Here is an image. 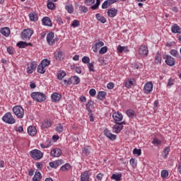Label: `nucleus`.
<instances>
[{
    "instance_id": "obj_1",
    "label": "nucleus",
    "mask_w": 181,
    "mask_h": 181,
    "mask_svg": "<svg viewBox=\"0 0 181 181\" xmlns=\"http://www.w3.org/2000/svg\"><path fill=\"white\" fill-rule=\"evenodd\" d=\"M30 95L31 98H33L34 101H37V103H43V101H46V94L42 92H33Z\"/></svg>"
},
{
    "instance_id": "obj_2",
    "label": "nucleus",
    "mask_w": 181,
    "mask_h": 181,
    "mask_svg": "<svg viewBox=\"0 0 181 181\" xmlns=\"http://www.w3.org/2000/svg\"><path fill=\"white\" fill-rule=\"evenodd\" d=\"M13 114L18 117V118H23L25 115V110L22 106H14L12 109Z\"/></svg>"
},
{
    "instance_id": "obj_3",
    "label": "nucleus",
    "mask_w": 181,
    "mask_h": 181,
    "mask_svg": "<svg viewBox=\"0 0 181 181\" xmlns=\"http://www.w3.org/2000/svg\"><path fill=\"white\" fill-rule=\"evenodd\" d=\"M30 156L35 160H39L40 159H42V158H43V153H42L40 150L34 149L30 151Z\"/></svg>"
},
{
    "instance_id": "obj_4",
    "label": "nucleus",
    "mask_w": 181,
    "mask_h": 181,
    "mask_svg": "<svg viewBox=\"0 0 181 181\" xmlns=\"http://www.w3.org/2000/svg\"><path fill=\"white\" fill-rule=\"evenodd\" d=\"M2 119L4 122H6V124H15L16 122V120L15 118H13V116L12 115V113L11 112H7L6 113L4 117H2Z\"/></svg>"
},
{
    "instance_id": "obj_5",
    "label": "nucleus",
    "mask_w": 181,
    "mask_h": 181,
    "mask_svg": "<svg viewBox=\"0 0 181 181\" xmlns=\"http://www.w3.org/2000/svg\"><path fill=\"white\" fill-rule=\"evenodd\" d=\"M33 35V30L30 28H28L24 30L21 33V39L23 40H30V37Z\"/></svg>"
},
{
    "instance_id": "obj_6",
    "label": "nucleus",
    "mask_w": 181,
    "mask_h": 181,
    "mask_svg": "<svg viewBox=\"0 0 181 181\" xmlns=\"http://www.w3.org/2000/svg\"><path fill=\"white\" fill-rule=\"evenodd\" d=\"M124 125H127V122L123 121L120 122V123H115V124L112 127V131L115 134H119L122 129H124Z\"/></svg>"
},
{
    "instance_id": "obj_7",
    "label": "nucleus",
    "mask_w": 181,
    "mask_h": 181,
    "mask_svg": "<svg viewBox=\"0 0 181 181\" xmlns=\"http://www.w3.org/2000/svg\"><path fill=\"white\" fill-rule=\"evenodd\" d=\"M148 52L149 51L148 50V47L141 45L139 49L138 53L141 57H146V56H148Z\"/></svg>"
},
{
    "instance_id": "obj_8",
    "label": "nucleus",
    "mask_w": 181,
    "mask_h": 181,
    "mask_svg": "<svg viewBox=\"0 0 181 181\" xmlns=\"http://www.w3.org/2000/svg\"><path fill=\"white\" fill-rule=\"evenodd\" d=\"M112 118L115 123H121V121L124 119V116L120 112H115L112 115Z\"/></svg>"
},
{
    "instance_id": "obj_9",
    "label": "nucleus",
    "mask_w": 181,
    "mask_h": 181,
    "mask_svg": "<svg viewBox=\"0 0 181 181\" xmlns=\"http://www.w3.org/2000/svg\"><path fill=\"white\" fill-rule=\"evenodd\" d=\"M153 90V83L152 82H147L144 85V91L146 94H149Z\"/></svg>"
},
{
    "instance_id": "obj_10",
    "label": "nucleus",
    "mask_w": 181,
    "mask_h": 181,
    "mask_svg": "<svg viewBox=\"0 0 181 181\" xmlns=\"http://www.w3.org/2000/svg\"><path fill=\"white\" fill-rule=\"evenodd\" d=\"M62 97H63V95H62V94H60L57 92H55L51 95V100H52V103H59V101H60V100H62Z\"/></svg>"
},
{
    "instance_id": "obj_11",
    "label": "nucleus",
    "mask_w": 181,
    "mask_h": 181,
    "mask_svg": "<svg viewBox=\"0 0 181 181\" xmlns=\"http://www.w3.org/2000/svg\"><path fill=\"white\" fill-rule=\"evenodd\" d=\"M53 37H54V33L53 32H51L47 35V42L50 46H53L56 42L55 40H53Z\"/></svg>"
},
{
    "instance_id": "obj_12",
    "label": "nucleus",
    "mask_w": 181,
    "mask_h": 181,
    "mask_svg": "<svg viewBox=\"0 0 181 181\" xmlns=\"http://www.w3.org/2000/svg\"><path fill=\"white\" fill-rule=\"evenodd\" d=\"M164 59H165V63L168 64V66H175V58H173L170 55H165L163 57Z\"/></svg>"
},
{
    "instance_id": "obj_13",
    "label": "nucleus",
    "mask_w": 181,
    "mask_h": 181,
    "mask_svg": "<svg viewBox=\"0 0 181 181\" xmlns=\"http://www.w3.org/2000/svg\"><path fill=\"white\" fill-rule=\"evenodd\" d=\"M104 134L105 136H107V138H109V139H110L111 141H115V139H117V135L111 133V132L107 129L104 130Z\"/></svg>"
},
{
    "instance_id": "obj_14",
    "label": "nucleus",
    "mask_w": 181,
    "mask_h": 181,
    "mask_svg": "<svg viewBox=\"0 0 181 181\" xmlns=\"http://www.w3.org/2000/svg\"><path fill=\"white\" fill-rule=\"evenodd\" d=\"M50 155L54 158H59L62 156V150L60 148H54L51 151Z\"/></svg>"
},
{
    "instance_id": "obj_15",
    "label": "nucleus",
    "mask_w": 181,
    "mask_h": 181,
    "mask_svg": "<svg viewBox=\"0 0 181 181\" xmlns=\"http://www.w3.org/2000/svg\"><path fill=\"white\" fill-rule=\"evenodd\" d=\"M37 66V64H36V62H31L30 66L27 67V73H28V74H32V73H33V71L36 70Z\"/></svg>"
},
{
    "instance_id": "obj_16",
    "label": "nucleus",
    "mask_w": 181,
    "mask_h": 181,
    "mask_svg": "<svg viewBox=\"0 0 181 181\" xmlns=\"http://www.w3.org/2000/svg\"><path fill=\"white\" fill-rule=\"evenodd\" d=\"M115 2H117V0H106L103 3L102 8L107 9V8L111 6V5H112V4H115Z\"/></svg>"
},
{
    "instance_id": "obj_17",
    "label": "nucleus",
    "mask_w": 181,
    "mask_h": 181,
    "mask_svg": "<svg viewBox=\"0 0 181 181\" xmlns=\"http://www.w3.org/2000/svg\"><path fill=\"white\" fill-rule=\"evenodd\" d=\"M117 13H118V10L114 8L107 11V16H109V18H115V16H117Z\"/></svg>"
},
{
    "instance_id": "obj_18",
    "label": "nucleus",
    "mask_w": 181,
    "mask_h": 181,
    "mask_svg": "<svg viewBox=\"0 0 181 181\" xmlns=\"http://www.w3.org/2000/svg\"><path fill=\"white\" fill-rule=\"evenodd\" d=\"M28 134L30 135V136H35V135L37 134V130H36V127H35V126L28 127Z\"/></svg>"
},
{
    "instance_id": "obj_19",
    "label": "nucleus",
    "mask_w": 181,
    "mask_h": 181,
    "mask_svg": "<svg viewBox=\"0 0 181 181\" xmlns=\"http://www.w3.org/2000/svg\"><path fill=\"white\" fill-rule=\"evenodd\" d=\"M104 46V42L103 41H99L93 46V52L97 53L98 52V49L103 47Z\"/></svg>"
},
{
    "instance_id": "obj_20",
    "label": "nucleus",
    "mask_w": 181,
    "mask_h": 181,
    "mask_svg": "<svg viewBox=\"0 0 181 181\" xmlns=\"http://www.w3.org/2000/svg\"><path fill=\"white\" fill-rule=\"evenodd\" d=\"M16 46L20 49H25V47H28V46H33L32 43H28L26 42L20 41L16 44Z\"/></svg>"
},
{
    "instance_id": "obj_21",
    "label": "nucleus",
    "mask_w": 181,
    "mask_h": 181,
    "mask_svg": "<svg viewBox=\"0 0 181 181\" xmlns=\"http://www.w3.org/2000/svg\"><path fill=\"white\" fill-rule=\"evenodd\" d=\"M54 57L56 60H63L64 59L63 52H62V50L57 51L54 52Z\"/></svg>"
},
{
    "instance_id": "obj_22",
    "label": "nucleus",
    "mask_w": 181,
    "mask_h": 181,
    "mask_svg": "<svg viewBox=\"0 0 181 181\" xmlns=\"http://www.w3.org/2000/svg\"><path fill=\"white\" fill-rule=\"evenodd\" d=\"M52 124L53 123L52 122L51 120L45 119L42 122L41 127H42V129H46V128H50V127H52Z\"/></svg>"
},
{
    "instance_id": "obj_23",
    "label": "nucleus",
    "mask_w": 181,
    "mask_h": 181,
    "mask_svg": "<svg viewBox=\"0 0 181 181\" xmlns=\"http://www.w3.org/2000/svg\"><path fill=\"white\" fill-rule=\"evenodd\" d=\"M42 25H45V26H49L52 27V21H50V18L49 17H44L42 19Z\"/></svg>"
},
{
    "instance_id": "obj_24",
    "label": "nucleus",
    "mask_w": 181,
    "mask_h": 181,
    "mask_svg": "<svg viewBox=\"0 0 181 181\" xmlns=\"http://www.w3.org/2000/svg\"><path fill=\"white\" fill-rule=\"evenodd\" d=\"M0 32L1 35H3L4 36H6V37H8V36L11 35V30L8 27L3 28Z\"/></svg>"
},
{
    "instance_id": "obj_25",
    "label": "nucleus",
    "mask_w": 181,
    "mask_h": 181,
    "mask_svg": "<svg viewBox=\"0 0 181 181\" xmlns=\"http://www.w3.org/2000/svg\"><path fill=\"white\" fill-rule=\"evenodd\" d=\"M94 108V105L93 104V100H89L86 103V110L88 112V114H91V110Z\"/></svg>"
},
{
    "instance_id": "obj_26",
    "label": "nucleus",
    "mask_w": 181,
    "mask_h": 181,
    "mask_svg": "<svg viewBox=\"0 0 181 181\" xmlns=\"http://www.w3.org/2000/svg\"><path fill=\"white\" fill-rule=\"evenodd\" d=\"M95 18H96L97 21L100 22V23H105L107 22V18H105V17L103 16V15H101L100 13H96Z\"/></svg>"
},
{
    "instance_id": "obj_27",
    "label": "nucleus",
    "mask_w": 181,
    "mask_h": 181,
    "mask_svg": "<svg viewBox=\"0 0 181 181\" xmlns=\"http://www.w3.org/2000/svg\"><path fill=\"white\" fill-rule=\"evenodd\" d=\"M90 175H88V171L83 172L81 175V181H89Z\"/></svg>"
},
{
    "instance_id": "obj_28",
    "label": "nucleus",
    "mask_w": 181,
    "mask_h": 181,
    "mask_svg": "<svg viewBox=\"0 0 181 181\" xmlns=\"http://www.w3.org/2000/svg\"><path fill=\"white\" fill-rule=\"evenodd\" d=\"M30 19L32 22H36L37 19H39V16H37V13L33 12L29 14Z\"/></svg>"
},
{
    "instance_id": "obj_29",
    "label": "nucleus",
    "mask_w": 181,
    "mask_h": 181,
    "mask_svg": "<svg viewBox=\"0 0 181 181\" xmlns=\"http://www.w3.org/2000/svg\"><path fill=\"white\" fill-rule=\"evenodd\" d=\"M122 174H112L111 176L112 180L120 181L122 180Z\"/></svg>"
},
{
    "instance_id": "obj_30",
    "label": "nucleus",
    "mask_w": 181,
    "mask_h": 181,
    "mask_svg": "<svg viewBox=\"0 0 181 181\" xmlns=\"http://www.w3.org/2000/svg\"><path fill=\"white\" fill-rule=\"evenodd\" d=\"M126 114L127 116H129L130 118H135V117H136V113H135V111H134L133 110H128L126 111Z\"/></svg>"
},
{
    "instance_id": "obj_31",
    "label": "nucleus",
    "mask_w": 181,
    "mask_h": 181,
    "mask_svg": "<svg viewBox=\"0 0 181 181\" xmlns=\"http://www.w3.org/2000/svg\"><path fill=\"white\" fill-rule=\"evenodd\" d=\"M42 179V174H40V172L36 171L34 177H33V181H40Z\"/></svg>"
},
{
    "instance_id": "obj_32",
    "label": "nucleus",
    "mask_w": 181,
    "mask_h": 181,
    "mask_svg": "<svg viewBox=\"0 0 181 181\" xmlns=\"http://www.w3.org/2000/svg\"><path fill=\"white\" fill-rule=\"evenodd\" d=\"M70 168H71V165H70L69 163H66L65 165H62L60 168L61 172H68V170H70Z\"/></svg>"
},
{
    "instance_id": "obj_33",
    "label": "nucleus",
    "mask_w": 181,
    "mask_h": 181,
    "mask_svg": "<svg viewBox=\"0 0 181 181\" xmlns=\"http://www.w3.org/2000/svg\"><path fill=\"white\" fill-rule=\"evenodd\" d=\"M180 31V27H179V25H177V24H175L171 28V32H173V33H179Z\"/></svg>"
},
{
    "instance_id": "obj_34",
    "label": "nucleus",
    "mask_w": 181,
    "mask_h": 181,
    "mask_svg": "<svg viewBox=\"0 0 181 181\" xmlns=\"http://www.w3.org/2000/svg\"><path fill=\"white\" fill-rule=\"evenodd\" d=\"M106 95H107V92L100 91L98 94V100H103L104 98H105Z\"/></svg>"
},
{
    "instance_id": "obj_35",
    "label": "nucleus",
    "mask_w": 181,
    "mask_h": 181,
    "mask_svg": "<svg viewBox=\"0 0 181 181\" xmlns=\"http://www.w3.org/2000/svg\"><path fill=\"white\" fill-rule=\"evenodd\" d=\"M65 9L67 11L68 13H73V12H74V8L71 4L66 5Z\"/></svg>"
},
{
    "instance_id": "obj_36",
    "label": "nucleus",
    "mask_w": 181,
    "mask_h": 181,
    "mask_svg": "<svg viewBox=\"0 0 181 181\" xmlns=\"http://www.w3.org/2000/svg\"><path fill=\"white\" fill-rule=\"evenodd\" d=\"M47 6L48 9H50L51 11H53L56 8V5H54L53 1H50V0L47 1Z\"/></svg>"
},
{
    "instance_id": "obj_37",
    "label": "nucleus",
    "mask_w": 181,
    "mask_h": 181,
    "mask_svg": "<svg viewBox=\"0 0 181 181\" xmlns=\"http://www.w3.org/2000/svg\"><path fill=\"white\" fill-rule=\"evenodd\" d=\"M37 73H40V74H45V73H46V69H45V66L41 65V64L37 66Z\"/></svg>"
},
{
    "instance_id": "obj_38",
    "label": "nucleus",
    "mask_w": 181,
    "mask_h": 181,
    "mask_svg": "<svg viewBox=\"0 0 181 181\" xmlns=\"http://www.w3.org/2000/svg\"><path fill=\"white\" fill-rule=\"evenodd\" d=\"M170 151V148L169 147H165L163 152V158L164 159H166L168 158V156L169 155V151Z\"/></svg>"
},
{
    "instance_id": "obj_39",
    "label": "nucleus",
    "mask_w": 181,
    "mask_h": 181,
    "mask_svg": "<svg viewBox=\"0 0 181 181\" xmlns=\"http://www.w3.org/2000/svg\"><path fill=\"white\" fill-rule=\"evenodd\" d=\"M155 62L156 64L162 63V56L160 55V54H159V52H158L156 55Z\"/></svg>"
},
{
    "instance_id": "obj_40",
    "label": "nucleus",
    "mask_w": 181,
    "mask_h": 181,
    "mask_svg": "<svg viewBox=\"0 0 181 181\" xmlns=\"http://www.w3.org/2000/svg\"><path fill=\"white\" fill-rule=\"evenodd\" d=\"M132 86H134V79H128L125 83V87L131 88Z\"/></svg>"
},
{
    "instance_id": "obj_41",
    "label": "nucleus",
    "mask_w": 181,
    "mask_h": 181,
    "mask_svg": "<svg viewBox=\"0 0 181 181\" xmlns=\"http://www.w3.org/2000/svg\"><path fill=\"white\" fill-rule=\"evenodd\" d=\"M66 76V72L64 71H59L57 73L58 80H63V78Z\"/></svg>"
},
{
    "instance_id": "obj_42",
    "label": "nucleus",
    "mask_w": 181,
    "mask_h": 181,
    "mask_svg": "<svg viewBox=\"0 0 181 181\" xmlns=\"http://www.w3.org/2000/svg\"><path fill=\"white\" fill-rule=\"evenodd\" d=\"M49 64H50V60L47 59H43L40 63V65L43 66L44 67H47V66H49Z\"/></svg>"
},
{
    "instance_id": "obj_43",
    "label": "nucleus",
    "mask_w": 181,
    "mask_h": 181,
    "mask_svg": "<svg viewBox=\"0 0 181 181\" xmlns=\"http://www.w3.org/2000/svg\"><path fill=\"white\" fill-rule=\"evenodd\" d=\"M55 131L57 132H59V134H62V132H63V131H64V129L63 127V125H62V124H59L56 129H55Z\"/></svg>"
},
{
    "instance_id": "obj_44",
    "label": "nucleus",
    "mask_w": 181,
    "mask_h": 181,
    "mask_svg": "<svg viewBox=\"0 0 181 181\" xmlns=\"http://www.w3.org/2000/svg\"><path fill=\"white\" fill-rule=\"evenodd\" d=\"M71 26H72V28H78V26H80V21L78 20L73 21Z\"/></svg>"
},
{
    "instance_id": "obj_45",
    "label": "nucleus",
    "mask_w": 181,
    "mask_h": 181,
    "mask_svg": "<svg viewBox=\"0 0 181 181\" xmlns=\"http://www.w3.org/2000/svg\"><path fill=\"white\" fill-rule=\"evenodd\" d=\"M107 52H108V47H107V46H105L99 50V54H105V53H107Z\"/></svg>"
},
{
    "instance_id": "obj_46",
    "label": "nucleus",
    "mask_w": 181,
    "mask_h": 181,
    "mask_svg": "<svg viewBox=\"0 0 181 181\" xmlns=\"http://www.w3.org/2000/svg\"><path fill=\"white\" fill-rule=\"evenodd\" d=\"M170 53L172 56H174V57H179V52H177V50H176V49H171Z\"/></svg>"
},
{
    "instance_id": "obj_47",
    "label": "nucleus",
    "mask_w": 181,
    "mask_h": 181,
    "mask_svg": "<svg viewBox=\"0 0 181 181\" xmlns=\"http://www.w3.org/2000/svg\"><path fill=\"white\" fill-rule=\"evenodd\" d=\"M134 155H137V156H141V154L142 153V151L139 148H134L133 150Z\"/></svg>"
},
{
    "instance_id": "obj_48",
    "label": "nucleus",
    "mask_w": 181,
    "mask_h": 181,
    "mask_svg": "<svg viewBox=\"0 0 181 181\" xmlns=\"http://www.w3.org/2000/svg\"><path fill=\"white\" fill-rule=\"evenodd\" d=\"M55 21L59 25H63V20L60 16H55Z\"/></svg>"
},
{
    "instance_id": "obj_49",
    "label": "nucleus",
    "mask_w": 181,
    "mask_h": 181,
    "mask_svg": "<svg viewBox=\"0 0 181 181\" xmlns=\"http://www.w3.org/2000/svg\"><path fill=\"white\" fill-rule=\"evenodd\" d=\"M72 81H73V84H78V83H80V78H78V76H73L72 77Z\"/></svg>"
},
{
    "instance_id": "obj_50",
    "label": "nucleus",
    "mask_w": 181,
    "mask_h": 181,
    "mask_svg": "<svg viewBox=\"0 0 181 181\" xmlns=\"http://www.w3.org/2000/svg\"><path fill=\"white\" fill-rule=\"evenodd\" d=\"M152 144H153V145L156 146H158V145H160V144H162V141L158 139V138H155L153 139Z\"/></svg>"
},
{
    "instance_id": "obj_51",
    "label": "nucleus",
    "mask_w": 181,
    "mask_h": 181,
    "mask_svg": "<svg viewBox=\"0 0 181 181\" xmlns=\"http://www.w3.org/2000/svg\"><path fill=\"white\" fill-rule=\"evenodd\" d=\"M79 9L81 12H83L84 13H87V12H88V8L86 7V6H80Z\"/></svg>"
},
{
    "instance_id": "obj_52",
    "label": "nucleus",
    "mask_w": 181,
    "mask_h": 181,
    "mask_svg": "<svg viewBox=\"0 0 181 181\" xmlns=\"http://www.w3.org/2000/svg\"><path fill=\"white\" fill-rule=\"evenodd\" d=\"M169 176V172L167 170H163L161 171V177H168Z\"/></svg>"
},
{
    "instance_id": "obj_53",
    "label": "nucleus",
    "mask_w": 181,
    "mask_h": 181,
    "mask_svg": "<svg viewBox=\"0 0 181 181\" xmlns=\"http://www.w3.org/2000/svg\"><path fill=\"white\" fill-rule=\"evenodd\" d=\"M100 4H101V1L100 0H96V3L95 5L91 6V9H97V8H98V6H100Z\"/></svg>"
},
{
    "instance_id": "obj_54",
    "label": "nucleus",
    "mask_w": 181,
    "mask_h": 181,
    "mask_svg": "<svg viewBox=\"0 0 181 181\" xmlns=\"http://www.w3.org/2000/svg\"><path fill=\"white\" fill-rule=\"evenodd\" d=\"M82 62L85 64H89L90 63V58L88 57H83L82 58Z\"/></svg>"
},
{
    "instance_id": "obj_55",
    "label": "nucleus",
    "mask_w": 181,
    "mask_h": 181,
    "mask_svg": "<svg viewBox=\"0 0 181 181\" xmlns=\"http://www.w3.org/2000/svg\"><path fill=\"white\" fill-rule=\"evenodd\" d=\"M95 2V0H86L85 1V4L88 6L93 5V4H94Z\"/></svg>"
},
{
    "instance_id": "obj_56",
    "label": "nucleus",
    "mask_w": 181,
    "mask_h": 181,
    "mask_svg": "<svg viewBox=\"0 0 181 181\" xmlns=\"http://www.w3.org/2000/svg\"><path fill=\"white\" fill-rule=\"evenodd\" d=\"M49 166L54 169H57L58 168L57 164L56 163V161L50 162Z\"/></svg>"
},
{
    "instance_id": "obj_57",
    "label": "nucleus",
    "mask_w": 181,
    "mask_h": 181,
    "mask_svg": "<svg viewBox=\"0 0 181 181\" xmlns=\"http://www.w3.org/2000/svg\"><path fill=\"white\" fill-rule=\"evenodd\" d=\"M88 67L89 69V71H95V70H94V64L93 63H89L88 64Z\"/></svg>"
},
{
    "instance_id": "obj_58",
    "label": "nucleus",
    "mask_w": 181,
    "mask_h": 181,
    "mask_svg": "<svg viewBox=\"0 0 181 181\" xmlns=\"http://www.w3.org/2000/svg\"><path fill=\"white\" fill-rule=\"evenodd\" d=\"M130 165H132V168H135L136 166V161L135 160V158L130 159Z\"/></svg>"
},
{
    "instance_id": "obj_59",
    "label": "nucleus",
    "mask_w": 181,
    "mask_h": 181,
    "mask_svg": "<svg viewBox=\"0 0 181 181\" xmlns=\"http://www.w3.org/2000/svg\"><path fill=\"white\" fill-rule=\"evenodd\" d=\"M89 94L91 97H95V94H97V92L95 91V89H90L89 90Z\"/></svg>"
},
{
    "instance_id": "obj_60",
    "label": "nucleus",
    "mask_w": 181,
    "mask_h": 181,
    "mask_svg": "<svg viewBox=\"0 0 181 181\" xmlns=\"http://www.w3.org/2000/svg\"><path fill=\"white\" fill-rule=\"evenodd\" d=\"M55 163H57V166H60V165H63L64 163V160L60 159V160H55Z\"/></svg>"
},
{
    "instance_id": "obj_61",
    "label": "nucleus",
    "mask_w": 181,
    "mask_h": 181,
    "mask_svg": "<svg viewBox=\"0 0 181 181\" xmlns=\"http://www.w3.org/2000/svg\"><path fill=\"white\" fill-rule=\"evenodd\" d=\"M124 50H125V47H122L121 45H119L117 47V51L119 52V53H122V52H124Z\"/></svg>"
},
{
    "instance_id": "obj_62",
    "label": "nucleus",
    "mask_w": 181,
    "mask_h": 181,
    "mask_svg": "<svg viewBox=\"0 0 181 181\" xmlns=\"http://www.w3.org/2000/svg\"><path fill=\"white\" fill-rule=\"evenodd\" d=\"M7 52L9 54H13V48L11 47H7Z\"/></svg>"
},
{
    "instance_id": "obj_63",
    "label": "nucleus",
    "mask_w": 181,
    "mask_h": 181,
    "mask_svg": "<svg viewBox=\"0 0 181 181\" xmlns=\"http://www.w3.org/2000/svg\"><path fill=\"white\" fill-rule=\"evenodd\" d=\"M103 176H104V175H103V173H99V174L97 175L96 179L98 180H103Z\"/></svg>"
},
{
    "instance_id": "obj_64",
    "label": "nucleus",
    "mask_w": 181,
    "mask_h": 181,
    "mask_svg": "<svg viewBox=\"0 0 181 181\" xmlns=\"http://www.w3.org/2000/svg\"><path fill=\"white\" fill-rule=\"evenodd\" d=\"M107 87L108 90H112V88H114V83H107Z\"/></svg>"
}]
</instances>
